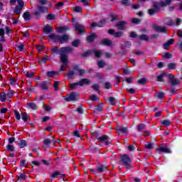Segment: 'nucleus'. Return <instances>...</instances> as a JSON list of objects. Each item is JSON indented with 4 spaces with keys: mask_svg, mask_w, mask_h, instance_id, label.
<instances>
[{
    "mask_svg": "<svg viewBox=\"0 0 182 182\" xmlns=\"http://www.w3.org/2000/svg\"><path fill=\"white\" fill-rule=\"evenodd\" d=\"M58 33H61L63 35H56L53 33L47 36V39H53V42L55 43H63L69 41V35L65 34L68 31H70V28L68 26H63L56 28Z\"/></svg>",
    "mask_w": 182,
    "mask_h": 182,
    "instance_id": "1",
    "label": "nucleus"
},
{
    "mask_svg": "<svg viewBox=\"0 0 182 182\" xmlns=\"http://www.w3.org/2000/svg\"><path fill=\"white\" fill-rule=\"evenodd\" d=\"M73 52L72 47L61 48L59 53H60V60L63 65L60 68V72H65V66L68 65L69 60H68V53Z\"/></svg>",
    "mask_w": 182,
    "mask_h": 182,
    "instance_id": "2",
    "label": "nucleus"
},
{
    "mask_svg": "<svg viewBox=\"0 0 182 182\" xmlns=\"http://www.w3.org/2000/svg\"><path fill=\"white\" fill-rule=\"evenodd\" d=\"M171 2H173L172 0H165V1H154L153 2V8L156 12H159V11L161 10V8H164L167 6L168 5H171Z\"/></svg>",
    "mask_w": 182,
    "mask_h": 182,
    "instance_id": "3",
    "label": "nucleus"
},
{
    "mask_svg": "<svg viewBox=\"0 0 182 182\" xmlns=\"http://www.w3.org/2000/svg\"><path fill=\"white\" fill-rule=\"evenodd\" d=\"M38 11L34 12L35 15L39 16L41 14L46 12V0H38V5L37 6Z\"/></svg>",
    "mask_w": 182,
    "mask_h": 182,
    "instance_id": "4",
    "label": "nucleus"
},
{
    "mask_svg": "<svg viewBox=\"0 0 182 182\" xmlns=\"http://www.w3.org/2000/svg\"><path fill=\"white\" fill-rule=\"evenodd\" d=\"M80 99V94L77 92H73L70 94H67V97L65 98V102H77Z\"/></svg>",
    "mask_w": 182,
    "mask_h": 182,
    "instance_id": "5",
    "label": "nucleus"
},
{
    "mask_svg": "<svg viewBox=\"0 0 182 182\" xmlns=\"http://www.w3.org/2000/svg\"><path fill=\"white\" fill-rule=\"evenodd\" d=\"M159 153H166V154H171L172 151L167 145H164V144H161L155 151V154H159Z\"/></svg>",
    "mask_w": 182,
    "mask_h": 182,
    "instance_id": "6",
    "label": "nucleus"
},
{
    "mask_svg": "<svg viewBox=\"0 0 182 182\" xmlns=\"http://www.w3.org/2000/svg\"><path fill=\"white\" fill-rule=\"evenodd\" d=\"M120 160L124 166H127V168H132V159L127 154H123L121 156Z\"/></svg>",
    "mask_w": 182,
    "mask_h": 182,
    "instance_id": "7",
    "label": "nucleus"
},
{
    "mask_svg": "<svg viewBox=\"0 0 182 182\" xmlns=\"http://www.w3.org/2000/svg\"><path fill=\"white\" fill-rule=\"evenodd\" d=\"M168 77L169 80V83L172 86H177V85H180L181 83V81L178 80V78H176L173 74L168 73Z\"/></svg>",
    "mask_w": 182,
    "mask_h": 182,
    "instance_id": "8",
    "label": "nucleus"
},
{
    "mask_svg": "<svg viewBox=\"0 0 182 182\" xmlns=\"http://www.w3.org/2000/svg\"><path fill=\"white\" fill-rule=\"evenodd\" d=\"M75 31L78 32L79 35H85L86 33V28L85 26L82 24H80L78 23L74 25Z\"/></svg>",
    "mask_w": 182,
    "mask_h": 182,
    "instance_id": "9",
    "label": "nucleus"
},
{
    "mask_svg": "<svg viewBox=\"0 0 182 182\" xmlns=\"http://www.w3.org/2000/svg\"><path fill=\"white\" fill-rule=\"evenodd\" d=\"M97 140H98L105 146H109V144L112 143L110 141H109V136L106 134L102 135L100 137H97Z\"/></svg>",
    "mask_w": 182,
    "mask_h": 182,
    "instance_id": "10",
    "label": "nucleus"
},
{
    "mask_svg": "<svg viewBox=\"0 0 182 182\" xmlns=\"http://www.w3.org/2000/svg\"><path fill=\"white\" fill-rule=\"evenodd\" d=\"M153 29L158 33H167V27L166 26H159L157 25H154Z\"/></svg>",
    "mask_w": 182,
    "mask_h": 182,
    "instance_id": "11",
    "label": "nucleus"
},
{
    "mask_svg": "<svg viewBox=\"0 0 182 182\" xmlns=\"http://www.w3.org/2000/svg\"><path fill=\"white\" fill-rule=\"evenodd\" d=\"M59 176H60V178H65V177H66L65 173H61L60 171H55L50 175V178L51 180H53L55 178H58Z\"/></svg>",
    "mask_w": 182,
    "mask_h": 182,
    "instance_id": "12",
    "label": "nucleus"
},
{
    "mask_svg": "<svg viewBox=\"0 0 182 182\" xmlns=\"http://www.w3.org/2000/svg\"><path fill=\"white\" fill-rule=\"evenodd\" d=\"M126 25H127V21H119L116 23L115 26L118 28L119 31H124V29H126Z\"/></svg>",
    "mask_w": 182,
    "mask_h": 182,
    "instance_id": "13",
    "label": "nucleus"
},
{
    "mask_svg": "<svg viewBox=\"0 0 182 182\" xmlns=\"http://www.w3.org/2000/svg\"><path fill=\"white\" fill-rule=\"evenodd\" d=\"M164 76L166 77H168V73L166 72L161 73V74H159V73H156V81L157 82H164Z\"/></svg>",
    "mask_w": 182,
    "mask_h": 182,
    "instance_id": "14",
    "label": "nucleus"
},
{
    "mask_svg": "<svg viewBox=\"0 0 182 182\" xmlns=\"http://www.w3.org/2000/svg\"><path fill=\"white\" fill-rule=\"evenodd\" d=\"M116 132H117L119 134H125L126 133H127L128 129L127 127H123V125H121V126H118L116 128Z\"/></svg>",
    "mask_w": 182,
    "mask_h": 182,
    "instance_id": "15",
    "label": "nucleus"
},
{
    "mask_svg": "<svg viewBox=\"0 0 182 182\" xmlns=\"http://www.w3.org/2000/svg\"><path fill=\"white\" fill-rule=\"evenodd\" d=\"M96 38H97L96 33H92L91 35H88L87 36L86 41L87 42V43H92V42H95Z\"/></svg>",
    "mask_w": 182,
    "mask_h": 182,
    "instance_id": "16",
    "label": "nucleus"
},
{
    "mask_svg": "<svg viewBox=\"0 0 182 182\" xmlns=\"http://www.w3.org/2000/svg\"><path fill=\"white\" fill-rule=\"evenodd\" d=\"M55 135H53L50 138L46 139V147H49L50 146L53 147V146H55Z\"/></svg>",
    "mask_w": 182,
    "mask_h": 182,
    "instance_id": "17",
    "label": "nucleus"
},
{
    "mask_svg": "<svg viewBox=\"0 0 182 182\" xmlns=\"http://www.w3.org/2000/svg\"><path fill=\"white\" fill-rule=\"evenodd\" d=\"M174 42V38L169 39L166 43L164 44V49H165V50H168L170 49L171 45H173Z\"/></svg>",
    "mask_w": 182,
    "mask_h": 182,
    "instance_id": "18",
    "label": "nucleus"
},
{
    "mask_svg": "<svg viewBox=\"0 0 182 182\" xmlns=\"http://www.w3.org/2000/svg\"><path fill=\"white\" fill-rule=\"evenodd\" d=\"M107 171V166L101 164L97 166V173H105V171Z\"/></svg>",
    "mask_w": 182,
    "mask_h": 182,
    "instance_id": "19",
    "label": "nucleus"
},
{
    "mask_svg": "<svg viewBox=\"0 0 182 182\" xmlns=\"http://www.w3.org/2000/svg\"><path fill=\"white\" fill-rule=\"evenodd\" d=\"M139 40L149 42V41H150V37L147 34H141L139 36Z\"/></svg>",
    "mask_w": 182,
    "mask_h": 182,
    "instance_id": "20",
    "label": "nucleus"
},
{
    "mask_svg": "<svg viewBox=\"0 0 182 182\" xmlns=\"http://www.w3.org/2000/svg\"><path fill=\"white\" fill-rule=\"evenodd\" d=\"M79 86H83V85H90V80L87 78H82L80 82H78Z\"/></svg>",
    "mask_w": 182,
    "mask_h": 182,
    "instance_id": "21",
    "label": "nucleus"
},
{
    "mask_svg": "<svg viewBox=\"0 0 182 182\" xmlns=\"http://www.w3.org/2000/svg\"><path fill=\"white\" fill-rule=\"evenodd\" d=\"M59 73H60V71H48L46 75L48 77H55V76L59 75Z\"/></svg>",
    "mask_w": 182,
    "mask_h": 182,
    "instance_id": "22",
    "label": "nucleus"
},
{
    "mask_svg": "<svg viewBox=\"0 0 182 182\" xmlns=\"http://www.w3.org/2000/svg\"><path fill=\"white\" fill-rule=\"evenodd\" d=\"M164 22L165 25H167L168 26H173V25H174V21H173L170 17L165 18Z\"/></svg>",
    "mask_w": 182,
    "mask_h": 182,
    "instance_id": "23",
    "label": "nucleus"
},
{
    "mask_svg": "<svg viewBox=\"0 0 182 182\" xmlns=\"http://www.w3.org/2000/svg\"><path fill=\"white\" fill-rule=\"evenodd\" d=\"M160 124H162V126H165V127H168L170 124H171V122L170 119H164L162 121L159 122Z\"/></svg>",
    "mask_w": 182,
    "mask_h": 182,
    "instance_id": "24",
    "label": "nucleus"
},
{
    "mask_svg": "<svg viewBox=\"0 0 182 182\" xmlns=\"http://www.w3.org/2000/svg\"><path fill=\"white\" fill-rule=\"evenodd\" d=\"M28 107H29V109H31V110H38V107L36 104H35V102H29L27 104Z\"/></svg>",
    "mask_w": 182,
    "mask_h": 182,
    "instance_id": "25",
    "label": "nucleus"
},
{
    "mask_svg": "<svg viewBox=\"0 0 182 182\" xmlns=\"http://www.w3.org/2000/svg\"><path fill=\"white\" fill-rule=\"evenodd\" d=\"M112 41L108 38H105L102 41H101V45H105V46H112Z\"/></svg>",
    "mask_w": 182,
    "mask_h": 182,
    "instance_id": "26",
    "label": "nucleus"
},
{
    "mask_svg": "<svg viewBox=\"0 0 182 182\" xmlns=\"http://www.w3.org/2000/svg\"><path fill=\"white\" fill-rule=\"evenodd\" d=\"M95 113H99V112H103V105L102 104H98V105L95 106L94 108Z\"/></svg>",
    "mask_w": 182,
    "mask_h": 182,
    "instance_id": "27",
    "label": "nucleus"
},
{
    "mask_svg": "<svg viewBox=\"0 0 182 182\" xmlns=\"http://www.w3.org/2000/svg\"><path fill=\"white\" fill-rule=\"evenodd\" d=\"M81 40L80 39H75L72 43L71 45L74 48H79V46L80 45Z\"/></svg>",
    "mask_w": 182,
    "mask_h": 182,
    "instance_id": "28",
    "label": "nucleus"
},
{
    "mask_svg": "<svg viewBox=\"0 0 182 182\" xmlns=\"http://www.w3.org/2000/svg\"><path fill=\"white\" fill-rule=\"evenodd\" d=\"M47 21H55L56 19V14H49L46 16Z\"/></svg>",
    "mask_w": 182,
    "mask_h": 182,
    "instance_id": "29",
    "label": "nucleus"
},
{
    "mask_svg": "<svg viewBox=\"0 0 182 182\" xmlns=\"http://www.w3.org/2000/svg\"><path fill=\"white\" fill-rule=\"evenodd\" d=\"M146 129V124L144 123H141L136 126V130L137 132H143Z\"/></svg>",
    "mask_w": 182,
    "mask_h": 182,
    "instance_id": "30",
    "label": "nucleus"
},
{
    "mask_svg": "<svg viewBox=\"0 0 182 182\" xmlns=\"http://www.w3.org/2000/svg\"><path fill=\"white\" fill-rule=\"evenodd\" d=\"M92 52L95 54V58H97V59H100V58L102 57V55H103L102 53V51L100 50H93Z\"/></svg>",
    "mask_w": 182,
    "mask_h": 182,
    "instance_id": "31",
    "label": "nucleus"
},
{
    "mask_svg": "<svg viewBox=\"0 0 182 182\" xmlns=\"http://www.w3.org/2000/svg\"><path fill=\"white\" fill-rule=\"evenodd\" d=\"M53 32V26L52 24H46V33Z\"/></svg>",
    "mask_w": 182,
    "mask_h": 182,
    "instance_id": "32",
    "label": "nucleus"
},
{
    "mask_svg": "<svg viewBox=\"0 0 182 182\" xmlns=\"http://www.w3.org/2000/svg\"><path fill=\"white\" fill-rule=\"evenodd\" d=\"M93 53V50H87L85 53H82L81 56L82 58H87V56H91Z\"/></svg>",
    "mask_w": 182,
    "mask_h": 182,
    "instance_id": "33",
    "label": "nucleus"
},
{
    "mask_svg": "<svg viewBox=\"0 0 182 182\" xmlns=\"http://www.w3.org/2000/svg\"><path fill=\"white\" fill-rule=\"evenodd\" d=\"M98 25V28H103L105 25H106V18H103L102 20H100V21L97 22Z\"/></svg>",
    "mask_w": 182,
    "mask_h": 182,
    "instance_id": "34",
    "label": "nucleus"
},
{
    "mask_svg": "<svg viewBox=\"0 0 182 182\" xmlns=\"http://www.w3.org/2000/svg\"><path fill=\"white\" fill-rule=\"evenodd\" d=\"M97 66L100 68V69H103L105 66H106V63L103 60H100L97 61Z\"/></svg>",
    "mask_w": 182,
    "mask_h": 182,
    "instance_id": "35",
    "label": "nucleus"
},
{
    "mask_svg": "<svg viewBox=\"0 0 182 182\" xmlns=\"http://www.w3.org/2000/svg\"><path fill=\"white\" fill-rule=\"evenodd\" d=\"M18 144L21 149H23V147H26V140H20V141H18Z\"/></svg>",
    "mask_w": 182,
    "mask_h": 182,
    "instance_id": "36",
    "label": "nucleus"
},
{
    "mask_svg": "<svg viewBox=\"0 0 182 182\" xmlns=\"http://www.w3.org/2000/svg\"><path fill=\"white\" fill-rule=\"evenodd\" d=\"M145 149H146L147 150H151L154 149V145H153V144H151V142H147L146 144H145Z\"/></svg>",
    "mask_w": 182,
    "mask_h": 182,
    "instance_id": "37",
    "label": "nucleus"
},
{
    "mask_svg": "<svg viewBox=\"0 0 182 182\" xmlns=\"http://www.w3.org/2000/svg\"><path fill=\"white\" fill-rule=\"evenodd\" d=\"M132 22L134 25H140V23H141V20L137 18H134L132 19Z\"/></svg>",
    "mask_w": 182,
    "mask_h": 182,
    "instance_id": "38",
    "label": "nucleus"
},
{
    "mask_svg": "<svg viewBox=\"0 0 182 182\" xmlns=\"http://www.w3.org/2000/svg\"><path fill=\"white\" fill-rule=\"evenodd\" d=\"M168 69H170L171 70H176V63H170L168 64Z\"/></svg>",
    "mask_w": 182,
    "mask_h": 182,
    "instance_id": "39",
    "label": "nucleus"
},
{
    "mask_svg": "<svg viewBox=\"0 0 182 182\" xmlns=\"http://www.w3.org/2000/svg\"><path fill=\"white\" fill-rule=\"evenodd\" d=\"M123 6H130V0H121Z\"/></svg>",
    "mask_w": 182,
    "mask_h": 182,
    "instance_id": "40",
    "label": "nucleus"
},
{
    "mask_svg": "<svg viewBox=\"0 0 182 182\" xmlns=\"http://www.w3.org/2000/svg\"><path fill=\"white\" fill-rule=\"evenodd\" d=\"M163 58L164 59H171V58H173V54L169 52H166L164 53Z\"/></svg>",
    "mask_w": 182,
    "mask_h": 182,
    "instance_id": "41",
    "label": "nucleus"
},
{
    "mask_svg": "<svg viewBox=\"0 0 182 182\" xmlns=\"http://www.w3.org/2000/svg\"><path fill=\"white\" fill-rule=\"evenodd\" d=\"M21 119L23 122H28V119H29V115L26 112H24L21 114Z\"/></svg>",
    "mask_w": 182,
    "mask_h": 182,
    "instance_id": "42",
    "label": "nucleus"
},
{
    "mask_svg": "<svg viewBox=\"0 0 182 182\" xmlns=\"http://www.w3.org/2000/svg\"><path fill=\"white\" fill-rule=\"evenodd\" d=\"M23 17L25 21H29V19H31V14L29 12H25L23 15Z\"/></svg>",
    "mask_w": 182,
    "mask_h": 182,
    "instance_id": "43",
    "label": "nucleus"
},
{
    "mask_svg": "<svg viewBox=\"0 0 182 182\" xmlns=\"http://www.w3.org/2000/svg\"><path fill=\"white\" fill-rule=\"evenodd\" d=\"M93 90H95V92H97L98 93H100V90H99L100 87V85L99 84H95L92 86Z\"/></svg>",
    "mask_w": 182,
    "mask_h": 182,
    "instance_id": "44",
    "label": "nucleus"
},
{
    "mask_svg": "<svg viewBox=\"0 0 182 182\" xmlns=\"http://www.w3.org/2000/svg\"><path fill=\"white\" fill-rule=\"evenodd\" d=\"M177 93V89L174 87H171L169 90V95L170 96H174Z\"/></svg>",
    "mask_w": 182,
    "mask_h": 182,
    "instance_id": "45",
    "label": "nucleus"
},
{
    "mask_svg": "<svg viewBox=\"0 0 182 182\" xmlns=\"http://www.w3.org/2000/svg\"><path fill=\"white\" fill-rule=\"evenodd\" d=\"M131 46H132V42L125 41V45H124V46L122 47V50H124V49H126V48H130Z\"/></svg>",
    "mask_w": 182,
    "mask_h": 182,
    "instance_id": "46",
    "label": "nucleus"
},
{
    "mask_svg": "<svg viewBox=\"0 0 182 182\" xmlns=\"http://www.w3.org/2000/svg\"><path fill=\"white\" fill-rule=\"evenodd\" d=\"M93 136H95V140H97V137H100L102 134H100V131H95L92 132Z\"/></svg>",
    "mask_w": 182,
    "mask_h": 182,
    "instance_id": "47",
    "label": "nucleus"
},
{
    "mask_svg": "<svg viewBox=\"0 0 182 182\" xmlns=\"http://www.w3.org/2000/svg\"><path fill=\"white\" fill-rule=\"evenodd\" d=\"M40 87L42 90H46V81L40 82Z\"/></svg>",
    "mask_w": 182,
    "mask_h": 182,
    "instance_id": "48",
    "label": "nucleus"
},
{
    "mask_svg": "<svg viewBox=\"0 0 182 182\" xmlns=\"http://www.w3.org/2000/svg\"><path fill=\"white\" fill-rule=\"evenodd\" d=\"M123 36V31H117L115 32V34L114 35V38H122Z\"/></svg>",
    "mask_w": 182,
    "mask_h": 182,
    "instance_id": "49",
    "label": "nucleus"
},
{
    "mask_svg": "<svg viewBox=\"0 0 182 182\" xmlns=\"http://www.w3.org/2000/svg\"><path fill=\"white\" fill-rule=\"evenodd\" d=\"M37 50H38L39 53H42V52L45 50V46H42V45L37 46Z\"/></svg>",
    "mask_w": 182,
    "mask_h": 182,
    "instance_id": "50",
    "label": "nucleus"
},
{
    "mask_svg": "<svg viewBox=\"0 0 182 182\" xmlns=\"http://www.w3.org/2000/svg\"><path fill=\"white\" fill-rule=\"evenodd\" d=\"M23 8L22 6H17L14 9L15 14H21V11H22Z\"/></svg>",
    "mask_w": 182,
    "mask_h": 182,
    "instance_id": "51",
    "label": "nucleus"
},
{
    "mask_svg": "<svg viewBox=\"0 0 182 182\" xmlns=\"http://www.w3.org/2000/svg\"><path fill=\"white\" fill-rule=\"evenodd\" d=\"M63 5H65V1H60L55 4V8L56 9H60Z\"/></svg>",
    "mask_w": 182,
    "mask_h": 182,
    "instance_id": "52",
    "label": "nucleus"
},
{
    "mask_svg": "<svg viewBox=\"0 0 182 182\" xmlns=\"http://www.w3.org/2000/svg\"><path fill=\"white\" fill-rule=\"evenodd\" d=\"M114 100H116V98H114V97H109V102L112 106H116V103L114 102Z\"/></svg>",
    "mask_w": 182,
    "mask_h": 182,
    "instance_id": "53",
    "label": "nucleus"
},
{
    "mask_svg": "<svg viewBox=\"0 0 182 182\" xmlns=\"http://www.w3.org/2000/svg\"><path fill=\"white\" fill-rule=\"evenodd\" d=\"M157 11L155 10V9L153 7V9H149L148 10V14L151 16L156 15V13Z\"/></svg>",
    "mask_w": 182,
    "mask_h": 182,
    "instance_id": "54",
    "label": "nucleus"
},
{
    "mask_svg": "<svg viewBox=\"0 0 182 182\" xmlns=\"http://www.w3.org/2000/svg\"><path fill=\"white\" fill-rule=\"evenodd\" d=\"M111 22L117 21V15H114L113 13H110Z\"/></svg>",
    "mask_w": 182,
    "mask_h": 182,
    "instance_id": "55",
    "label": "nucleus"
},
{
    "mask_svg": "<svg viewBox=\"0 0 182 182\" xmlns=\"http://www.w3.org/2000/svg\"><path fill=\"white\" fill-rule=\"evenodd\" d=\"M105 88L107 90L112 89V85L110 82H106L104 83Z\"/></svg>",
    "mask_w": 182,
    "mask_h": 182,
    "instance_id": "56",
    "label": "nucleus"
},
{
    "mask_svg": "<svg viewBox=\"0 0 182 182\" xmlns=\"http://www.w3.org/2000/svg\"><path fill=\"white\" fill-rule=\"evenodd\" d=\"M138 83H139V85H146V83H147V79L146 78H141L140 80H138Z\"/></svg>",
    "mask_w": 182,
    "mask_h": 182,
    "instance_id": "57",
    "label": "nucleus"
},
{
    "mask_svg": "<svg viewBox=\"0 0 182 182\" xmlns=\"http://www.w3.org/2000/svg\"><path fill=\"white\" fill-rule=\"evenodd\" d=\"M90 100L96 102L97 100H99V97H97L96 95H92L90 97Z\"/></svg>",
    "mask_w": 182,
    "mask_h": 182,
    "instance_id": "58",
    "label": "nucleus"
},
{
    "mask_svg": "<svg viewBox=\"0 0 182 182\" xmlns=\"http://www.w3.org/2000/svg\"><path fill=\"white\" fill-rule=\"evenodd\" d=\"M157 97L158 99H161V100H163V99H164V92H159L157 95Z\"/></svg>",
    "mask_w": 182,
    "mask_h": 182,
    "instance_id": "59",
    "label": "nucleus"
},
{
    "mask_svg": "<svg viewBox=\"0 0 182 182\" xmlns=\"http://www.w3.org/2000/svg\"><path fill=\"white\" fill-rule=\"evenodd\" d=\"M74 75H75L74 70L69 71L67 74V76L69 79H72V77H73Z\"/></svg>",
    "mask_w": 182,
    "mask_h": 182,
    "instance_id": "60",
    "label": "nucleus"
},
{
    "mask_svg": "<svg viewBox=\"0 0 182 182\" xmlns=\"http://www.w3.org/2000/svg\"><path fill=\"white\" fill-rule=\"evenodd\" d=\"M40 65H41V66H45L46 65V58L43 57V58H41L40 60Z\"/></svg>",
    "mask_w": 182,
    "mask_h": 182,
    "instance_id": "61",
    "label": "nucleus"
},
{
    "mask_svg": "<svg viewBox=\"0 0 182 182\" xmlns=\"http://www.w3.org/2000/svg\"><path fill=\"white\" fill-rule=\"evenodd\" d=\"M1 102H5L6 100V95L5 93L0 94Z\"/></svg>",
    "mask_w": 182,
    "mask_h": 182,
    "instance_id": "62",
    "label": "nucleus"
},
{
    "mask_svg": "<svg viewBox=\"0 0 182 182\" xmlns=\"http://www.w3.org/2000/svg\"><path fill=\"white\" fill-rule=\"evenodd\" d=\"M14 114H15L16 119L17 120H21V114L16 109H14Z\"/></svg>",
    "mask_w": 182,
    "mask_h": 182,
    "instance_id": "63",
    "label": "nucleus"
},
{
    "mask_svg": "<svg viewBox=\"0 0 182 182\" xmlns=\"http://www.w3.org/2000/svg\"><path fill=\"white\" fill-rule=\"evenodd\" d=\"M74 11H75V12H77L78 14H80L82 11V7H80V6H75L74 8Z\"/></svg>",
    "mask_w": 182,
    "mask_h": 182,
    "instance_id": "64",
    "label": "nucleus"
}]
</instances>
